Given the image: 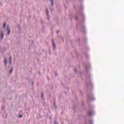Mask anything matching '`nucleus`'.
I'll list each match as a JSON object with an SVG mask.
<instances>
[{"mask_svg":"<svg viewBox=\"0 0 124 124\" xmlns=\"http://www.w3.org/2000/svg\"><path fill=\"white\" fill-rule=\"evenodd\" d=\"M4 62H5V64L6 65L7 63V61L6 59H5V58L4 59Z\"/></svg>","mask_w":124,"mask_h":124,"instance_id":"20e7f679","label":"nucleus"},{"mask_svg":"<svg viewBox=\"0 0 124 124\" xmlns=\"http://www.w3.org/2000/svg\"><path fill=\"white\" fill-rule=\"evenodd\" d=\"M6 23H5V22H4V23H3V27H4V28H5L6 27Z\"/></svg>","mask_w":124,"mask_h":124,"instance_id":"423d86ee","label":"nucleus"},{"mask_svg":"<svg viewBox=\"0 0 124 124\" xmlns=\"http://www.w3.org/2000/svg\"><path fill=\"white\" fill-rule=\"evenodd\" d=\"M7 31H8V35H9L11 32L10 30L9 29V26H8V29H7Z\"/></svg>","mask_w":124,"mask_h":124,"instance_id":"f03ea898","label":"nucleus"},{"mask_svg":"<svg viewBox=\"0 0 124 124\" xmlns=\"http://www.w3.org/2000/svg\"><path fill=\"white\" fill-rule=\"evenodd\" d=\"M76 72H77V71L76 70Z\"/></svg>","mask_w":124,"mask_h":124,"instance_id":"4468645a","label":"nucleus"},{"mask_svg":"<svg viewBox=\"0 0 124 124\" xmlns=\"http://www.w3.org/2000/svg\"><path fill=\"white\" fill-rule=\"evenodd\" d=\"M42 97H43V93H42Z\"/></svg>","mask_w":124,"mask_h":124,"instance_id":"f8f14e48","label":"nucleus"},{"mask_svg":"<svg viewBox=\"0 0 124 124\" xmlns=\"http://www.w3.org/2000/svg\"><path fill=\"white\" fill-rule=\"evenodd\" d=\"M0 37H1V39H2L4 34L3 33V31L1 32V34L0 35Z\"/></svg>","mask_w":124,"mask_h":124,"instance_id":"7ed1b4c3","label":"nucleus"},{"mask_svg":"<svg viewBox=\"0 0 124 124\" xmlns=\"http://www.w3.org/2000/svg\"><path fill=\"white\" fill-rule=\"evenodd\" d=\"M46 13H47V16H48V12L47 9H46Z\"/></svg>","mask_w":124,"mask_h":124,"instance_id":"9d476101","label":"nucleus"},{"mask_svg":"<svg viewBox=\"0 0 124 124\" xmlns=\"http://www.w3.org/2000/svg\"><path fill=\"white\" fill-rule=\"evenodd\" d=\"M76 20H78V18L77 17H76Z\"/></svg>","mask_w":124,"mask_h":124,"instance_id":"ddd939ff","label":"nucleus"},{"mask_svg":"<svg viewBox=\"0 0 124 124\" xmlns=\"http://www.w3.org/2000/svg\"><path fill=\"white\" fill-rule=\"evenodd\" d=\"M13 70V68H12V69H11V71H10V73H11V74L12 73Z\"/></svg>","mask_w":124,"mask_h":124,"instance_id":"1a4fd4ad","label":"nucleus"},{"mask_svg":"<svg viewBox=\"0 0 124 124\" xmlns=\"http://www.w3.org/2000/svg\"><path fill=\"white\" fill-rule=\"evenodd\" d=\"M92 113H93V111H89V115L91 116Z\"/></svg>","mask_w":124,"mask_h":124,"instance_id":"39448f33","label":"nucleus"},{"mask_svg":"<svg viewBox=\"0 0 124 124\" xmlns=\"http://www.w3.org/2000/svg\"><path fill=\"white\" fill-rule=\"evenodd\" d=\"M52 45H53V46H54V49H55V43H54L53 40H52Z\"/></svg>","mask_w":124,"mask_h":124,"instance_id":"f257e3e1","label":"nucleus"},{"mask_svg":"<svg viewBox=\"0 0 124 124\" xmlns=\"http://www.w3.org/2000/svg\"><path fill=\"white\" fill-rule=\"evenodd\" d=\"M49 0L51 1L52 5L53 6V0Z\"/></svg>","mask_w":124,"mask_h":124,"instance_id":"6e6552de","label":"nucleus"},{"mask_svg":"<svg viewBox=\"0 0 124 124\" xmlns=\"http://www.w3.org/2000/svg\"><path fill=\"white\" fill-rule=\"evenodd\" d=\"M10 64L12 63V57H10Z\"/></svg>","mask_w":124,"mask_h":124,"instance_id":"0eeeda50","label":"nucleus"},{"mask_svg":"<svg viewBox=\"0 0 124 124\" xmlns=\"http://www.w3.org/2000/svg\"><path fill=\"white\" fill-rule=\"evenodd\" d=\"M19 118H22V115H20V116H19Z\"/></svg>","mask_w":124,"mask_h":124,"instance_id":"9b49d317","label":"nucleus"}]
</instances>
